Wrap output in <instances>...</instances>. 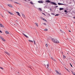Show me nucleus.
I'll return each instance as SVG.
<instances>
[{"instance_id":"24","label":"nucleus","mask_w":75,"mask_h":75,"mask_svg":"<svg viewBox=\"0 0 75 75\" xmlns=\"http://www.w3.org/2000/svg\"><path fill=\"white\" fill-rule=\"evenodd\" d=\"M59 14H57L55 15V16H58Z\"/></svg>"},{"instance_id":"12","label":"nucleus","mask_w":75,"mask_h":75,"mask_svg":"<svg viewBox=\"0 0 75 75\" xmlns=\"http://www.w3.org/2000/svg\"><path fill=\"white\" fill-rule=\"evenodd\" d=\"M5 33L6 34H8L9 33V32L7 31H5Z\"/></svg>"},{"instance_id":"32","label":"nucleus","mask_w":75,"mask_h":75,"mask_svg":"<svg viewBox=\"0 0 75 75\" xmlns=\"http://www.w3.org/2000/svg\"><path fill=\"white\" fill-rule=\"evenodd\" d=\"M42 14H43V15H44V16H46V15H45V14H44V13H42Z\"/></svg>"},{"instance_id":"21","label":"nucleus","mask_w":75,"mask_h":75,"mask_svg":"<svg viewBox=\"0 0 75 75\" xmlns=\"http://www.w3.org/2000/svg\"><path fill=\"white\" fill-rule=\"evenodd\" d=\"M33 41L34 42V44H35V45L36 44V43H35V41L34 40V39Z\"/></svg>"},{"instance_id":"45","label":"nucleus","mask_w":75,"mask_h":75,"mask_svg":"<svg viewBox=\"0 0 75 75\" xmlns=\"http://www.w3.org/2000/svg\"><path fill=\"white\" fill-rule=\"evenodd\" d=\"M69 32H70V33H71V31L70 30H69Z\"/></svg>"},{"instance_id":"5","label":"nucleus","mask_w":75,"mask_h":75,"mask_svg":"<svg viewBox=\"0 0 75 75\" xmlns=\"http://www.w3.org/2000/svg\"><path fill=\"white\" fill-rule=\"evenodd\" d=\"M0 27H2L3 28H4V26L3 25V24L0 23Z\"/></svg>"},{"instance_id":"51","label":"nucleus","mask_w":75,"mask_h":75,"mask_svg":"<svg viewBox=\"0 0 75 75\" xmlns=\"http://www.w3.org/2000/svg\"><path fill=\"white\" fill-rule=\"evenodd\" d=\"M28 1H30V0H28Z\"/></svg>"},{"instance_id":"41","label":"nucleus","mask_w":75,"mask_h":75,"mask_svg":"<svg viewBox=\"0 0 75 75\" xmlns=\"http://www.w3.org/2000/svg\"><path fill=\"white\" fill-rule=\"evenodd\" d=\"M0 33H2V31H1V30H0Z\"/></svg>"},{"instance_id":"49","label":"nucleus","mask_w":75,"mask_h":75,"mask_svg":"<svg viewBox=\"0 0 75 75\" xmlns=\"http://www.w3.org/2000/svg\"><path fill=\"white\" fill-rule=\"evenodd\" d=\"M45 66L46 67V65H45Z\"/></svg>"},{"instance_id":"7","label":"nucleus","mask_w":75,"mask_h":75,"mask_svg":"<svg viewBox=\"0 0 75 75\" xmlns=\"http://www.w3.org/2000/svg\"><path fill=\"white\" fill-rule=\"evenodd\" d=\"M8 12L11 15H14V14L13 13H11V12L9 11H8Z\"/></svg>"},{"instance_id":"4","label":"nucleus","mask_w":75,"mask_h":75,"mask_svg":"<svg viewBox=\"0 0 75 75\" xmlns=\"http://www.w3.org/2000/svg\"><path fill=\"white\" fill-rule=\"evenodd\" d=\"M4 52H5V54H7V55H8L9 56L10 55V53H9L6 52V51H5Z\"/></svg>"},{"instance_id":"40","label":"nucleus","mask_w":75,"mask_h":75,"mask_svg":"<svg viewBox=\"0 0 75 75\" xmlns=\"http://www.w3.org/2000/svg\"><path fill=\"white\" fill-rule=\"evenodd\" d=\"M23 17H24V18H25V16H23Z\"/></svg>"},{"instance_id":"46","label":"nucleus","mask_w":75,"mask_h":75,"mask_svg":"<svg viewBox=\"0 0 75 75\" xmlns=\"http://www.w3.org/2000/svg\"><path fill=\"white\" fill-rule=\"evenodd\" d=\"M56 7H58V6H55Z\"/></svg>"},{"instance_id":"16","label":"nucleus","mask_w":75,"mask_h":75,"mask_svg":"<svg viewBox=\"0 0 75 75\" xmlns=\"http://www.w3.org/2000/svg\"><path fill=\"white\" fill-rule=\"evenodd\" d=\"M71 72L73 75H75V73L74 72H73L72 71H71Z\"/></svg>"},{"instance_id":"44","label":"nucleus","mask_w":75,"mask_h":75,"mask_svg":"<svg viewBox=\"0 0 75 75\" xmlns=\"http://www.w3.org/2000/svg\"><path fill=\"white\" fill-rule=\"evenodd\" d=\"M73 18H74V19H75V16H74V17H73Z\"/></svg>"},{"instance_id":"1","label":"nucleus","mask_w":75,"mask_h":75,"mask_svg":"<svg viewBox=\"0 0 75 75\" xmlns=\"http://www.w3.org/2000/svg\"><path fill=\"white\" fill-rule=\"evenodd\" d=\"M45 2L46 3H50V4H53V5H57V4L55 3L54 2H51V1L49 0H46Z\"/></svg>"},{"instance_id":"17","label":"nucleus","mask_w":75,"mask_h":75,"mask_svg":"<svg viewBox=\"0 0 75 75\" xmlns=\"http://www.w3.org/2000/svg\"><path fill=\"white\" fill-rule=\"evenodd\" d=\"M30 4H32L33 5L34 4V3H33V2H30Z\"/></svg>"},{"instance_id":"43","label":"nucleus","mask_w":75,"mask_h":75,"mask_svg":"<svg viewBox=\"0 0 75 75\" xmlns=\"http://www.w3.org/2000/svg\"><path fill=\"white\" fill-rule=\"evenodd\" d=\"M24 1L27 2V0H24Z\"/></svg>"},{"instance_id":"10","label":"nucleus","mask_w":75,"mask_h":75,"mask_svg":"<svg viewBox=\"0 0 75 75\" xmlns=\"http://www.w3.org/2000/svg\"><path fill=\"white\" fill-rule=\"evenodd\" d=\"M16 13H17L18 15V16H21L20 14V13H19V12H16Z\"/></svg>"},{"instance_id":"54","label":"nucleus","mask_w":75,"mask_h":75,"mask_svg":"<svg viewBox=\"0 0 75 75\" xmlns=\"http://www.w3.org/2000/svg\"><path fill=\"white\" fill-rule=\"evenodd\" d=\"M55 8H57V7H55Z\"/></svg>"},{"instance_id":"53","label":"nucleus","mask_w":75,"mask_h":75,"mask_svg":"<svg viewBox=\"0 0 75 75\" xmlns=\"http://www.w3.org/2000/svg\"><path fill=\"white\" fill-rule=\"evenodd\" d=\"M2 17H3V16H2Z\"/></svg>"},{"instance_id":"3","label":"nucleus","mask_w":75,"mask_h":75,"mask_svg":"<svg viewBox=\"0 0 75 75\" xmlns=\"http://www.w3.org/2000/svg\"><path fill=\"white\" fill-rule=\"evenodd\" d=\"M23 35H24V36L26 37V38H29V37H28L27 36V35H26L25 34H24V33H23Z\"/></svg>"},{"instance_id":"18","label":"nucleus","mask_w":75,"mask_h":75,"mask_svg":"<svg viewBox=\"0 0 75 75\" xmlns=\"http://www.w3.org/2000/svg\"><path fill=\"white\" fill-rule=\"evenodd\" d=\"M58 5H59V6H60V5H61V3H58Z\"/></svg>"},{"instance_id":"55","label":"nucleus","mask_w":75,"mask_h":75,"mask_svg":"<svg viewBox=\"0 0 75 75\" xmlns=\"http://www.w3.org/2000/svg\"><path fill=\"white\" fill-rule=\"evenodd\" d=\"M60 31H61V30H60Z\"/></svg>"},{"instance_id":"23","label":"nucleus","mask_w":75,"mask_h":75,"mask_svg":"<svg viewBox=\"0 0 75 75\" xmlns=\"http://www.w3.org/2000/svg\"><path fill=\"white\" fill-rule=\"evenodd\" d=\"M64 12L66 13H68V12H67V10H64Z\"/></svg>"},{"instance_id":"14","label":"nucleus","mask_w":75,"mask_h":75,"mask_svg":"<svg viewBox=\"0 0 75 75\" xmlns=\"http://www.w3.org/2000/svg\"><path fill=\"white\" fill-rule=\"evenodd\" d=\"M35 24H36V25L37 27H38V23H35Z\"/></svg>"},{"instance_id":"50","label":"nucleus","mask_w":75,"mask_h":75,"mask_svg":"<svg viewBox=\"0 0 75 75\" xmlns=\"http://www.w3.org/2000/svg\"><path fill=\"white\" fill-rule=\"evenodd\" d=\"M51 58H52V59H53L52 58V57Z\"/></svg>"},{"instance_id":"33","label":"nucleus","mask_w":75,"mask_h":75,"mask_svg":"<svg viewBox=\"0 0 75 75\" xmlns=\"http://www.w3.org/2000/svg\"><path fill=\"white\" fill-rule=\"evenodd\" d=\"M52 60L54 61H55V60L54 59H52Z\"/></svg>"},{"instance_id":"42","label":"nucleus","mask_w":75,"mask_h":75,"mask_svg":"<svg viewBox=\"0 0 75 75\" xmlns=\"http://www.w3.org/2000/svg\"><path fill=\"white\" fill-rule=\"evenodd\" d=\"M46 6H47V5H45V7H44V8L46 7Z\"/></svg>"},{"instance_id":"48","label":"nucleus","mask_w":75,"mask_h":75,"mask_svg":"<svg viewBox=\"0 0 75 75\" xmlns=\"http://www.w3.org/2000/svg\"><path fill=\"white\" fill-rule=\"evenodd\" d=\"M2 38V37L0 36V38Z\"/></svg>"},{"instance_id":"22","label":"nucleus","mask_w":75,"mask_h":75,"mask_svg":"<svg viewBox=\"0 0 75 75\" xmlns=\"http://www.w3.org/2000/svg\"><path fill=\"white\" fill-rule=\"evenodd\" d=\"M14 3H16V4H18L20 5V4H19V3H18L17 2H14Z\"/></svg>"},{"instance_id":"15","label":"nucleus","mask_w":75,"mask_h":75,"mask_svg":"<svg viewBox=\"0 0 75 75\" xmlns=\"http://www.w3.org/2000/svg\"><path fill=\"white\" fill-rule=\"evenodd\" d=\"M44 30L46 31H48V29L47 28H45Z\"/></svg>"},{"instance_id":"30","label":"nucleus","mask_w":75,"mask_h":75,"mask_svg":"<svg viewBox=\"0 0 75 75\" xmlns=\"http://www.w3.org/2000/svg\"><path fill=\"white\" fill-rule=\"evenodd\" d=\"M70 65L71 66V67H72V64H71V63H70Z\"/></svg>"},{"instance_id":"11","label":"nucleus","mask_w":75,"mask_h":75,"mask_svg":"<svg viewBox=\"0 0 75 75\" xmlns=\"http://www.w3.org/2000/svg\"><path fill=\"white\" fill-rule=\"evenodd\" d=\"M59 10H64L63 8H59Z\"/></svg>"},{"instance_id":"38","label":"nucleus","mask_w":75,"mask_h":75,"mask_svg":"<svg viewBox=\"0 0 75 75\" xmlns=\"http://www.w3.org/2000/svg\"><path fill=\"white\" fill-rule=\"evenodd\" d=\"M25 16L24 15V14H22V16H23H23Z\"/></svg>"},{"instance_id":"2","label":"nucleus","mask_w":75,"mask_h":75,"mask_svg":"<svg viewBox=\"0 0 75 75\" xmlns=\"http://www.w3.org/2000/svg\"><path fill=\"white\" fill-rule=\"evenodd\" d=\"M52 40L54 43H57V44L59 43V41L57 40V39L55 40L54 39H52Z\"/></svg>"},{"instance_id":"31","label":"nucleus","mask_w":75,"mask_h":75,"mask_svg":"<svg viewBox=\"0 0 75 75\" xmlns=\"http://www.w3.org/2000/svg\"><path fill=\"white\" fill-rule=\"evenodd\" d=\"M45 45H46V47H48V45L47 44H46Z\"/></svg>"},{"instance_id":"34","label":"nucleus","mask_w":75,"mask_h":75,"mask_svg":"<svg viewBox=\"0 0 75 75\" xmlns=\"http://www.w3.org/2000/svg\"><path fill=\"white\" fill-rule=\"evenodd\" d=\"M0 68L1 69H2V70H3V68H2V67H0Z\"/></svg>"},{"instance_id":"28","label":"nucleus","mask_w":75,"mask_h":75,"mask_svg":"<svg viewBox=\"0 0 75 75\" xmlns=\"http://www.w3.org/2000/svg\"><path fill=\"white\" fill-rule=\"evenodd\" d=\"M57 74H58V75H61V73H60L59 72L58 73H57Z\"/></svg>"},{"instance_id":"19","label":"nucleus","mask_w":75,"mask_h":75,"mask_svg":"<svg viewBox=\"0 0 75 75\" xmlns=\"http://www.w3.org/2000/svg\"><path fill=\"white\" fill-rule=\"evenodd\" d=\"M28 41L29 42H33V41L32 40H29Z\"/></svg>"},{"instance_id":"35","label":"nucleus","mask_w":75,"mask_h":75,"mask_svg":"<svg viewBox=\"0 0 75 75\" xmlns=\"http://www.w3.org/2000/svg\"><path fill=\"white\" fill-rule=\"evenodd\" d=\"M61 5H65L64 4L61 3Z\"/></svg>"},{"instance_id":"37","label":"nucleus","mask_w":75,"mask_h":75,"mask_svg":"<svg viewBox=\"0 0 75 75\" xmlns=\"http://www.w3.org/2000/svg\"><path fill=\"white\" fill-rule=\"evenodd\" d=\"M50 11H52V9L51 8H50Z\"/></svg>"},{"instance_id":"6","label":"nucleus","mask_w":75,"mask_h":75,"mask_svg":"<svg viewBox=\"0 0 75 75\" xmlns=\"http://www.w3.org/2000/svg\"><path fill=\"white\" fill-rule=\"evenodd\" d=\"M39 3H43L44 2L42 1H38Z\"/></svg>"},{"instance_id":"26","label":"nucleus","mask_w":75,"mask_h":75,"mask_svg":"<svg viewBox=\"0 0 75 75\" xmlns=\"http://www.w3.org/2000/svg\"><path fill=\"white\" fill-rule=\"evenodd\" d=\"M51 14L52 15H53V16H55V14H54V13H52Z\"/></svg>"},{"instance_id":"36","label":"nucleus","mask_w":75,"mask_h":75,"mask_svg":"<svg viewBox=\"0 0 75 75\" xmlns=\"http://www.w3.org/2000/svg\"><path fill=\"white\" fill-rule=\"evenodd\" d=\"M43 24H44V25H47L45 23H43Z\"/></svg>"},{"instance_id":"39","label":"nucleus","mask_w":75,"mask_h":75,"mask_svg":"<svg viewBox=\"0 0 75 75\" xmlns=\"http://www.w3.org/2000/svg\"><path fill=\"white\" fill-rule=\"evenodd\" d=\"M41 19H42V20H43L44 19V18H43L42 17H41Z\"/></svg>"},{"instance_id":"8","label":"nucleus","mask_w":75,"mask_h":75,"mask_svg":"<svg viewBox=\"0 0 75 75\" xmlns=\"http://www.w3.org/2000/svg\"><path fill=\"white\" fill-rule=\"evenodd\" d=\"M7 6H9V7H13L12 5L10 4H8L7 5Z\"/></svg>"},{"instance_id":"52","label":"nucleus","mask_w":75,"mask_h":75,"mask_svg":"<svg viewBox=\"0 0 75 75\" xmlns=\"http://www.w3.org/2000/svg\"><path fill=\"white\" fill-rule=\"evenodd\" d=\"M48 15H50V14H48Z\"/></svg>"},{"instance_id":"47","label":"nucleus","mask_w":75,"mask_h":75,"mask_svg":"<svg viewBox=\"0 0 75 75\" xmlns=\"http://www.w3.org/2000/svg\"><path fill=\"white\" fill-rule=\"evenodd\" d=\"M29 68H30V69H31V68L30 67H29Z\"/></svg>"},{"instance_id":"20","label":"nucleus","mask_w":75,"mask_h":75,"mask_svg":"<svg viewBox=\"0 0 75 75\" xmlns=\"http://www.w3.org/2000/svg\"><path fill=\"white\" fill-rule=\"evenodd\" d=\"M63 57L65 59V58H66V56H64V55H63Z\"/></svg>"},{"instance_id":"29","label":"nucleus","mask_w":75,"mask_h":75,"mask_svg":"<svg viewBox=\"0 0 75 75\" xmlns=\"http://www.w3.org/2000/svg\"><path fill=\"white\" fill-rule=\"evenodd\" d=\"M47 68H48L49 67V64H47Z\"/></svg>"},{"instance_id":"9","label":"nucleus","mask_w":75,"mask_h":75,"mask_svg":"<svg viewBox=\"0 0 75 75\" xmlns=\"http://www.w3.org/2000/svg\"><path fill=\"white\" fill-rule=\"evenodd\" d=\"M1 39H2V40H3V41H6V40H5L2 37L1 38Z\"/></svg>"},{"instance_id":"25","label":"nucleus","mask_w":75,"mask_h":75,"mask_svg":"<svg viewBox=\"0 0 75 75\" xmlns=\"http://www.w3.org/2000/svg\"><path fill=\"white\" fill-rule=\"evenodd\" d=\"M43 20H44V21H47V20H46L44 18Z\"/></svg>"},{"instance_id":"27","label":"nucleus","mask_w":75,"mask_h":75,"mask_svg":"<svg viewBox=\"0 0 75 75\" xmlns=\"http://www.w3.org/2000/svg\"><path fill=\"white\" fill-rule=\"evenodd\" d=\"M56 72L57 74H58L59 72L57 70H56Z\"/></svg>"},{"instance_id":"13","label":"nucleus","mask_w":75,"mask_h":75,"mask_svg":"<svg viewBox=\"0 0 75 75\" xmlns=\"http://www.w3.org/2000/svg\"><path fill=\"white\" fill-rule=\"evenodd\" d=\"M39 10L41 11H42V9H41V8H39Z\"/></svg>"}]
</instances>
